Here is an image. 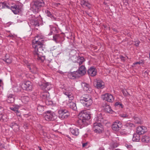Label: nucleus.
Listing matches in <instances>:
<instances>
[{
    "label": "nucleus",
    "mask_w": 150,
    "mask_h": 150,
    "mask_svg": "<svg viewBox=\"0 0 150 150\" xmlns=\"http://www.w3.org/2000/svg\"><path fill=\"white\" fill-rule=\"evenodd\" d=\"M7 102L8 103H13L15 100V96L14 95L10 94L7 96Z\"/></svg>",
    "instance_id": "f3484780"
},
{
    "label": "nucleus",
    "mask_w": 150,
    "mask_h": 150,
    "mask_svg": "<svg viewBox=\"0 0 150 150\" xmlns=\"http://www.w3.org/2000/svg\"><path fill=\"white\" fill-rule=\"evenodd\" d=\"M19 108V106H13L12 107H10V109L16 112L18 111V110Z\"/></svg>",
    "instance_id": "4c0bfd02"
},
{
    "label": "nucleus",
    "mask_w": 150,
    "mask_h": 150,
    "mask_svg": "<svg viewBox=\"0 0 150 150\" xmlns=\"http://www.w3.org/2000/svg\"><path fill=\"white\" fill-rule=\"evenodd\" d=\"M67 89L66 91L63 92V93L68 97L69 100L72 101L74 99L73 95L70 92L68 91Z\"/></svg>",
    "instance_id": "4be33fe9"
},
{
    "label": "nucleus",
    "mask_w": 150,
    "mask_h": 150,
    "mask_svg": "<svg viewBox=\"0 0 150 150\" xmlns=\"http://www.w3.org/2000/svg\"><path fill=\"white\" fill-rule=\"evenodd\" d=\"M69 101V103H67V105L69 107L74 110H77V108L76 106V104L71 101Z\"/></svg>",
    "instance_id": "5701e85b"
},
{
    "label": "nucleus",
    "mask_w": 150,
    "mask_h": 150,
    "mask_svg": "<svg viewBox=\"0 0 150 150\" xmlns=\"http://www.w3.org/2000/svg\"><path fill=\"white\" fill-rule=\"evenodd\" d=\"M142 141L144 143H148L150 142V137L146 135L143 136L142 138Z\"/></svg>",
    "instance_id": "bb28decb"
},
{
    "label": "nucleus",
    "mask_w": 150,
    "mask_h": 150,
    "mask_svg": "<svg viewBox=\"0 0 150 150\" xmlns=\"http://www.w3.org/2000/svg\"><path fill=\"white\" fill-rule=\"evenodd\" d=\"M118 107H120L121 108H123V106L122 104L121 103Z\"/></svg>",
    "instance_id": "6e6d98bb"
},
{
    "label": "nucleus",
    "mask_w": 150,
    "mask_h": 150,
    "mask_svg": "<svg viewBox=\"0 0 150 150\" xmlns=\"http://www.w3.org/2000/svg\"><path fill=\"white\" fill-rule=\"evenodd\" d=\"M122 91L124 96H127V91L126 90H122Z\"/></svg>",
    "instance_id": "79ce46f5"
},
{
    "label": "nucleus",
    "mask_w": 150,
    "mask_h": 150,
    "mask_svg": "<svg viewBox=\"0 0 150 150\" xmlns=\"http://www.w3.org/2000/svg\"><path fill=\"white\" fill-rule=\"evenodd\" d=\"M147 131V128L146 127L142 126H139L137 127L136 133L138 134L141 135Z\"/></svg>",
    "instance_id": "ddd939ff"
},
{
    "label": "nucleus",
    "mask_w": 150,
    "mask_h": 150,
    "mask_svg": "<svg viewBox=\"0 0 150 150\" xmlns=\"http://www.w3.org/2000/svg\"><path fill=\"white\" fill-rule=\"evenodd\" d=\"M59 117L62 119L67 118L70 115L69 112L65 109H60L58 110Z\"/></svg>",
    "instance_id": "423d86ee"
},
{
    "label": "nucleus",
    "mask_w": 150,
    "mask_h": 150,
    "mask_svg": "<svg viewBox=\"0 0 150 150\" xmlns=\"http://www.w3.org/2000/svg\"><path fill=\"white\" fill-rule=\"evenodd\" d=\"M32 23L35 26H39V23L37 20L33 21Z\"/></svg>",
    "instance_id": "a19ab883"
},
{
    "label": "nucleus",
    "mask_w": 150,
    "mask_h": 150,
    "mask_svg": "<svg viewBox=\"0 0 150 150\" xmlns=\"http://www.w3.org/2000/svg\"><path fill=\"white\" fill-rule=\"evenodd\" d=\"M142 75L144 74H145L146 76H148V72L146 71H145L144 72L142 73Z\"/></svg>",
    "instance_id": "864d4df0"
},
{
    "label": "nucleus",
    "mask_w": 150,
    "mask_h": 150,
    "mask_svg": "<svg viewBox=\"0 0 150 150\" xmlns=\"http://www.w3.org/2000/svg\"><path fill=\"white\" fill-rule=\"evenodd\" d=\"M78 72L77 71H74L73 72L69 73L67 76L68 77L71 79H74L76 78L77 76Z\"/></svg>",
    "instance_id": "6ab92c4d"
},
{
    "label": "nucleus",
    "mask_w": 150,
    "mask_h": 150,
    "mask_svg": "<svg viewBox=\"0 0 150 150\" xmlns=\"http://www.w3.org/2000/svg\"><path fill=\"white\" fill-rule=\"evenodd\" d=\"M130 96V94H129V93L128 92H127V96Z\"/></svg>",
    "instance_id": "0e129e2a"
},
{
    "label": "nucleus",
    "mask_w": 150,
    "mask_h": 150,
    "mask_svg": "<svg viewBox=\"0 0 150 150\" xmlns=\"http://www.w3.org/2000/svg\"><path fill=\"white\" fill-rule=\"evenodd\" d=\"M36 38L32 42L33 47L35 49L33 54L34 57L38 61L43 62L45 59V56L43 55L44 52L43 48L44 41L42 39L36 40Z\"/></svg>",
    "instance_id": "f257e3e1"
},
{
    "label": "nucleus",
    "mask_w": 150,
    "mask_h": 150,
    "mask_svg": "<svg viewBox=\"0 0 150 150\" xmlns=\"http://www.w3.org/2000/svg\"><path fill=\"white\" fill-rule=\"evenodd\" d=\"M38 148L39 149V150H42L41 147H40L38 146Z\"/></svg>",
    "instance_id": "69168bd1"
},
{
    "label": "nucleus",
    "mask_w": 150,
    "mask_h": 150,
    "mask_svg": "<svg viewBox=\"0 0 150 150\" xmlns=\"http://www.w3.org/2000/svg\"><path fill=\"white\" fill-rule=\"evenodd\" d=\"M86 69L84 65H82L79 67L77 71L78 74L81 75H83L85 74L86 72Z\"/></svg>",
    "instance_id": "2eb2a0df"
},
{
    "label": "nucleus",
    "mask_w": 150,
    "mask_h": 150,
    "mask_svg": "<svg viewBox=\"0 0 150 150\" xmlns=\"http://www.w3.org/2000/svg\"><path fill=\"white\" fill-rule=\"evenodd\" d=\"M10 7V9L14 14H17L21 11V7L19 5L15 4Z\"/></svg>",
    "instance_id": "9b49d317"
},
{
    "label": "nucleus",
    "mask_w": 150,
    "mask_h": 150,
    "mask_svg": "<svg viewBox=\"0 0 150 150\" xmlns=\"http://www.w3.org/2000/svg\"><path fill=\"white\" fill-rule=\"evenodd\" d=\"M122 126L121 122L120 121L115 122L112 126V129L115 131L119 130Z\"/></svg>",
    "instance_id": "f8f14e48"
},
{
    "label": "nucleus",
    "mask_w": 150,
    "mask_h": 150,
    "mask_svg": "<svg viewBox=\"0 0 150 150\" xmlns=\"http://www.w3.org/2000/svg\"><path fill=\"white\" fill-rule=\"evenodd\" d=\"M101 98L103 100L110 103H112L114 100V98L112 95L108 93L102 95Z\"/></svg>",
    "instance_id": "1a4fd4ad"
},
{
    "label": "nucleus",
    "mask_w": 150,
    "mask_h": 150,
    "mask_svg": "<svg viewBox=\"0 0 150 150\" xmlns=\"http://www.w3.org/2000/svg\"><path fill=\"white\" fill-rule=\"evenodd\" d=\"M31 8L35 12H38L41 10L45 5L43 0H36L33 1L31 4Z\"/></svg>",
    "instance_id": "20e7f679"
},
{
    "label": "nucleus",
    "mask_w": 150,
    "mask_h": 150,
    "mask_svg": "<svg viewBox=\"0 0 150 150\" xmlns=\"http://www.w3.org/2000/svg\"><path fill=\"white\" fill-rule=\"evenodd\" d=\"M44 107L43 106L39 105L37 108V113L39 115H41L44 111Z\"/></svg>",
    "instance_id": "c85d7f7f"
},
{
    "label": "nucleus",
    "mask_w": 150,
    "mask_h": 150,
    "mask_svg": "<svg viewBox=\"0 0 150 150\" xmlns=\"http://www.w3.org/2000/svg\"><path fill=\"white\" fill-rule=\"evenodd\" d=\"M88 144V142H86L85 143H82V147H84Z\"/></svg>",
    "instance_id": "09e8293b"
},
{
    "label": "nucleus",
    "mask_w": 150,
    "mask_h": 150,
    "mask_svg": "<svg viewBox=\"0 0 150 150\" xmlns=\"http://www.w3.org/2000/svg\"><path fill=\"white\" fill-rule=\"evenodd\" d=\"M9 57H10L9 56V55L6 54L5 56V58L3 59H8Z\"/></svg>",
    "instance_id": "de8ad7c7"
},
{
    "label": "nucleus",
    "mask_w": 150,
    "mask_h": 150,
    "mask_svg": "<svg viewBox=\"0 0 150 150\" xmlns=\"http://www.w3.org/2000/svg\"><path fill=\"white\" fill-rule=\"evenodd\" d=\"M94 86L98 89L103 88L104 86V83L103 81L100 79H97L94 82Z\"/></svg>",
    "instance_id": "9d476101"
},
{
    "label": "nucleus",
    "mask_w": 150,
    "mask_h": 150,
    "mask_svg": "<svg viewBox=\"0 0 150 150\" xmlns=\"http://www.w3.org/2000/svg\"><path fill=\"white\" fill-rule=\"evenodd\" d=\"M3 60L8 64H10L12 62L11 59L10 57L7 59H3Z\"/></svg>",
    "instance_id": "58836bf2"
},
{
    "label": "nucleus",
    "mask_w": 150,
    "mask_h": 150,
    "mask_svg": "<svg viewBox=\"0 0 150 150\" xmlns=\"http://www.w3.org/2000/svg\"><path fill=\"white\" fill-rule=\"evenodd\" d=\"M85 61L84 58L83 57L78 56L77 57V60L76 62L80 65L83 64V62Z\"/></svg>",
    "instance_id": "cd10ccee"
},
{
    "label": "nucleus",
    "mask_w": 150,
    "mask_h": 150,
    "mask_svg": "<svg viewBox=\"0 0 150 150\" xmlns=\"http://www.w3.org/2000/svg\"><path fill=\"white\" fill-rule=\"evenodd\" d=\"M45 12L46 13H47V16H48L50 17L52 19H53L54 20H56L57 18H55L52 14L49 11L47 10Z\"/></svg>",
    "instance_id": "72a5a7b5"
},
{
    "label": "nucleus",
    "mask_w": 150,
    "mask_h": 150,
    "mask_svg": "<svg viewBox=\"0 0 150 150\" xmlns=\"http://www.w3.org/2000/svg\"><path fill=\"white\" fill-rule=\"evenodd\" d=\"M99 150H104V149L103 147H101L99 149Z\"/></svg>",
    "instance_id": "052dcab7"
},
{
    "label": "nucleus",
    "mask_w": 150,
    "mask_h": 150,
    "mask_svg": "<svg viewBox=\"0 0 150 150\" xmlns=\"http://www.w3.org/2000/svg\"><path fill=\"white\" fill-rule=\"evenodd\" d=\"M9 36L10 37H13V36L12 35H9Z\"/></svg>",
    "instance_id": "338daca9"
},
{
    "label": "nucleus",
    "mask_w": 150,
    "mask_h": 150,
    "mask_svg": "<svg viewBox=\"0 0 150 150\" xmlns=\"http://www.w3.org/2000/svg\"><path fill=\"white\" fill-rule=\"evenodd\" d=\"M134 122L137 124H141L142 123V121L141 119L138 117L134 116Z\"/></svg>",
    "instance_id": "e433bc0d"
},
{
    "label": "nucleus",
    "mask_w": 150,
    "mask_h": 150,
    "mask_svg": "<svg viewBox=\"0 0 150 150\" xmlns=\"http://www.w3.org/2000/svg\"><path fill=\"white\" fill-rule=\"evenodd\" d=\"M15 123L14 122H11L10 125V126L12 128H13L14 126V124H15Z\"/></svg>",
    "instance_id": "a18cd8bd"
},
{
    "label": "nucleus",
    "mask_w": 150,
    "mask_h": 150,
    "mask_svg": "<svg viewBox=\"0 0 150 150\" xmlns=\"http://www.w3.org/2000/svg\"><path fill=\"white\" fill-rule=\"evenodd\" d=\"M81 86L84 91H91V90L90 89V86L88 84L85 83H81Z\"/></svg>",
    "instance_id": "a878e982"
},
{
    "label": "nucleus",
    "mask_w": 150,
    "mask_h": 150,
    "mask_svg": "<svg viewBox=\"0 0 150 150\" xmlns=\"http://www.w3.org/2000/svg\"><path fill=\"white\" fill-rule=\"evenodd\" d=\"M121 103L120 102H116L115 103V107H116V106H118V107H119V106L120 105V103Z\"/></svg>",
    "instance_id": "49530a36"
},
{
    "label": "nucleus",
    "mask_w": 150,
    "mask_h": 150,
    "mask_svg": "<svg viewBox=\"0 0 150 150\" xmlns=\"http://www.w3.org/2000/svg\"><path fill=\"white\" fill-rule=\"evenodd\" d=\"M120 58L121 59V60H122L123 61H124L125 60V57H123L121 55L120 56Z\"/></svg>",
    "instance_id": "8fccbe9b"
},
{
    "label": "nucleus",
    "mask_w": 150,
    "mask_h": 150,
    "mask_svg": "<svg viewBox=\"0 0 150 150\" xmlns=\"http://www.w3.org/2000/svg\"><path fill=\"white\" fill-rule=\"evenodd\" d=\"M87 73L89 75L93 77L96 75L97 70L94 67H91L88 70Z\"/></svg>",
    "instance_id": "4468645a"
},
{
    "label": "nucleus",
    "mask_w": 150,
    "mask_h": 150,
    "mask_svg": "<svg viewBox=\"0 0 150 150\" xmlns=\"http://www.w3.org/2000/svg\"><path fill=\"white\" fill-rule=\"evenodd\" d=\"M28 68L30 71H31V67L30 65H28Z\"/></svg>",
    "instance_id": "bf43d9fd"
},
{
    "label": "nucleus",
    "mask_w": 150,
    "mask_h": 150,
    "mask_svg": "<svg viewBox=\"0 0 150 150\" xmlns=\"http://www.w3.org/2000/svg\"><path fill=\"white\" fill-rule=\"evenodd\" d=\"M140 134H134L133 135L132 140L133 141L138 142L140 139Z\"/></svg>",
    "instance_id": "7c9ffc66"
},
{
    "label": "nucleus",
    "mask_w": 150,
    "mask_h": 150,
    "mask_svg": "<svg viewBox=\"0 0 150 150\" xmlns=\"http://www.w3.org/2000/svg\"><path fill=\"white\" fill-rule=\"evenodd\" d=\"M53 32H54L55 33H57L58 32V31L56 27H52L51 28L50 33L49 34V35H51L52 34Z\"/></svg>",
    "instance_id": "c9c22d12"
},
{
    "label": "nucleus",
    "mask_w": 150,
    "mask_h": 150,
    "mask_svg": "<svg viewBox=\"0 0 150 150\" xmlns=\"http://www.w3.org/2000/svg\"><path fill=\"white\" fill-rule=\"evenodd\" d=\"M14 126L13 127V128H12L13 129L17 130V129H18L19 128V127L18 125L15 123V124H14Z\"/></svg>",
    "instance_id": "37998d69"
},
{
    "label": "nucleus",
    "mask_w": 150,
    "mask_h": 150,
    "mask_svg": "<svg viewBox=\"0 0 150 150\" xmlns=\"http://www.w3.org/2000/svg\"><path fill=\"white\" fill-rule=\"evenodd\" d=\"M22 88L27 91H31L32 88V84L29 81H27L22 83L21 86Z\"/></svg>",
    "instance_id": "0eeeda50"
},
{
    "label": "nucleus",
    "mask_w": 150,
    "mask_h": 150,
    "mask_svg": "<svg viewBox=\"0 0 150 150\" xmlns=\"http://www.w3.org/2000/svg\"><path fill=\"white\" fill-rule=\"evenodd\" d=\"M62 39V37L60 34H55L53 36L52 40L56 43L60 42Z\"/></svg>",
    "instance_id": "dca6fc26"
},
{
    "label": "nucleus",
    "mask_w": 150,
    "mask_h": 150,
    "mask_svg": "<svg viewBox=\"0 0 150 150\" xmlns=\"http://www.w3.org/2000/svg\"><path fill=\"white\" fill-rule=\"evenodd\" d=\"M103 119V116L102 114L100 113L99 114H98L97 118H96V122H100L102 123H103V121L102 120Z\"/></svg>",
    "instance_id": "c756f323"
},
{
    "label": "nucleus",
    "mask_w": 150,
    "mask_h": 150,
    "mask_svg": "<svg viewBox=\"0 0 150 150\" xmlns=\"http://www.w3.org/2000/svg\"><path fill=\"white\" fill-rule=\"evenodd\" d=\"M139 42H137V43H136L135 44V45L136 46H138L139 44Z\"/></svg>",
    "instance_id": "4d7b16f0"
},
{
    "label": "nucleus",
    "mask_w": 150,
    "mask_h": 150,
    "mask_svg": "<svg viewBox=\"0 0 150 150\" xmlns=\"http://www.w3.org/2000/svg\"><path fill=\"white\" fill-rule=\"evenodd\" d=\"M48 99H47L45 100V104L47 105H52V101L49 100Z\"/></svg>",
    "instance_id": "ea45409f"
},
{
    "label": "nucleus",
    "mask_w": 150,
    "mask_h": 150,
    "mask_svg": "<svg viewBox=\"0 0 150 150\" xmlns=\"http://www.w3.org/2000/svg\"><path fill=\"white\" fill-rule=\"evenodd\" d=\"M50 83L49 82H43L40 85L41 88L42 89H45L47 88V90L50 89V87H48Z\"/></svg>",
    "instance_id": "393cba45"
},
{
    "label": "nucleus",
    "mask_w": 150,
    "mask_h": 150,
    "mask_svg": "<svg viewBox=\"0 0 150 150\" xmlns=\"http://www.w3.org/2000/svg\"><path fill=\"white\" fill-rule=\"evenodd\" d=\"M15 113H16V114L18 116H20L21 113L19 112L18 110L17 112H16Z\"/></svg>",
    "instance_id": "603ef678"
},
{
    "label": "nucleus",
    "mask_w": 150,
    "mask_h": 150,
    "mask_svg": "<svg viewBox=\"0 0 150 150\" xmlns=\"http://www.w3.org/2000/svg\"><path fill=\"white\" fill-rule=\"evenodd\" d=\"M120 116L121 117H123L124 118H126L128 117V115L127 114H120Z\"/></svg>",
    "instance_id": "c03bdc74"
},
{
    "label": "nucleus",
    "mask_w": 150,
    "mask_h": 150,
    "mask_svg": "<svg viewBox=\"0 0 150 150\" xmlns=\"http://www.w3.org/2000/svg\"><path fill=\"white\" fill-rule=\"evenodd\" d=\"M70 131L72 134L74 135L77 136L79 134V129L76 127H74L70 128Z\"/></svg>",
    "instance_id": "a211bd4d"
},
{
    "label": "nucleus",
    "mask_w": 150,
    "mask_h": 150,
    "mask_svg": "<svg viewBox=\"0 0 150 150\" xmlns=\"http://www.w3.org/2000/svg\"><path fill=\"white\" fill-rule=\"evenodd\" d=\"M30 98L29 97L24 96L21 98V100L22 102L24 103H27L29 100Z\"/></svg>",
    "instance_id": "473e14b6"
},
{
    "label": "nucleus",
    "mask_w": 150,
    "mask_h": 150,
    "mask_svg": "<svg viewBox=\"0 0 150 150\" xmlns=\"http://www.w3.org/2000/svg\"><path fill=\"white\" fill-rule=\"evenodd\" d=\"M100 122H95L93 124V129L94 132L97 133H101L103 131V125Z\"/></svg>",
    "instance_id": "39448f33"
},
{
    "label": "nucleus",
    "mask_w": 150,
    "mask_h": 150,
    "mask_svg": "<svg viewBox=\"0 0 150 150\" xmlns=\"http://www.w3.org/2000/svg\"><path fill=\"white\" fill-rule=\"evenodd\" d=\"M127 126H129L130 127H132L133 126H134V125L132 123H128L127 124Z\"/></svg>",
    "instance_id": "5fc2aeb1"
},
{
    "label": "nucleus",
    "mask_w": 150,
    "mask_h": 150,
    "mask_svg": "<svg viewBox=\"0 0 150 150\" xmlns=\"http://www.w3.org/2000/svg\"><path fill=\"white\" fill-rule=\"evenodd\" d=\"M113 30L114 31H115L116 32H117V30H116V29H115V28L113 29Z\"/></svg>",
    "instance_id": "e2e57ef3"
},
{
    "label": "nucleus",
    "mask_w": 150,
    "mask_h": 150,
    "mask_svg": "<svg viewBox=\"0 0 150 150\" xmlns=\"http://www.w3.org/2000/svg\"><path fill=\"white\" fill-rule=\"evenodd\" d=\"M141 63H142V62H136L134 63H133V64L134 65H135L136 64H140Z\"/></svg>",
    "instance_id": "3c124183"
},
{
    "label": "nucleus",
    "mask_w": 150,
    "mask_h": 150,
    "mask_svg": "<svg viewBox=\"0 0 150 150\" xmlns=\"http://www.w3.org/2000/svg\"><path fill=\"white\" fill-rule=\"evenodd\" d=\"M102 107L104 108V110L105 112L107 113H110L111 111L112 110L110 106L108 105L105 102L102 105Z\"/></svg>",
    "instance_id": "aec40b11"
},
{
    "label": "nucleus",
    "mask_w": 150,
    "mask_h": 150,
    "mask_svg": "<svg viewBox=\"0 0 150 150\" xmlns=\"http://www.w3.org/2000/svg\"><path fill=\"white\" fill-rule=\"evenodd\" d=\"M9 4L6 2L0 3V9L3 8H9L10 9V7Z\"/></svg>",
    "instance_id": "b1692460"
},
{
    "label": "nucleus",
    "mask_w": 150,
    "mask_h": 150,
    "mask_svg": "<svg viewBox=\"0 0 150 150\" xmlns=\"http://www.w3.org/2000/svg\"><path fill=\"white\" fill-rule=\"evenodd\" d=\"M6 115L3 114V111H0V121H6Z\"/></svg>",
    "instance_id": "f704fd0d"
},
{
    "label": "nucleus",
    "mask_w": 150,
    "mask_h": 150,
    "mask_svg": "<svg viewBox=\"0 0 150 150\" xmlns=\"http://www.w3.org/2000/svg\"><path fill=\"white\" fill-rule=\"evenodd\" d=\"M79 119L78 122L80 125H86V122L90 118V115L86 111H81L78 115Z\"/></svg>",
    "instance_id": "f03ea898"
},
{
    "label": "nucleus",
    "mask_w": 150,
    "mask_h": 150,
    "mask_svg": "<svg viewBox=\"0 0 150 150\" xmlns=\"http://www.w3.org/2000/svg\"><path fill=\"white\" fill-rule=\"evenodd\" d=\"M54 113L50 111H47L44 115L45 119L48 121L54 120Z\"/></svg>",
    "instance_id": "6e6552de"
},
{
    "label": "nucleus",
    "mask_w": 150,
    "mask_h": 150,
    "mask_svg": "<svg viewBox=\"0 0 150 150\" xmlns=\"http://www.w3.org/2000/svg\"><path fill=\"white\" fill-rule=\"evenodd\" d=\"M40 97L45 101V100L49 98V94L47 91H43L41 93Z\"/></svg>",
    "instance_id": "412c9836"
},
{
    "label": "nucleus",
    "mask_w": 150,
    "mask_h": 150,
    "mask_svg": "<svg viewBox=\"0 0 150 150\" xmlns=\"http://www.w3.org/2000/svg\"><path fill=\"white\" fill-rule=\"evenodd\" d=\"M144 77H147V76H146L145 74H144L143 75H142Z\"/></svg>",
    "instance_id": "774afa93"
},
{
    "label": "nucleus",
    "mask_w": 150,
    "mask_h": 150,
    "mask_svg": "<svg viewBox=\"0 0 150 150\" xmlns=\"http://www.w3.org/2000/svg\"><path fill=\"white\" fill-rule=\"evenodd\" d=\"M81 4L89 8H91L90 4L86 0H81Z\"/></svg>",
    "instance_id": "2f4dec72"
},
{
    "label": "nucleus",
    "mask_w": 150,
    "mask_h": 150,
    "mask_svg": "<svg viewBox=\"0 0 150 150\" xmlns=\"http://www.w3.org/2000/svg\"><path fill=\"white\" fill-rule=\"evenodd\" d=\"M3 109L0 106V111H3Z\"/></svg>",
    "instance_id": "680f3d73"
},
{
    "label": "nucleus",
    "mask_w": 150,
    "mask_h": 150,
    "mask_svg": "<svg viewBox=\"0 0 150 150\" xmlns=\"http://www.w3.org/2000/svg\"><path fill=\"white\" fill-rule=\"evenodd\" d=\"M28 125L27 124H25L24 125V128H27L28 127Z\"/></svg>",
    "instance_id": "13d9d810"
},
{
    "label": "nucleus",
    "mask_w": 150,
    "mask_h": 150,
    "mask_svg": "<svg viewBox=\"0 0 150 150\" xmlns=\"http://www.w3.org/2000/svg\"><path fill=\"white\" fill-rule=\"evenodd\" d=\"M80 102L86 108H89L93 103L91 96L88 94L83 95L80 97Z\"/></svg>",
    "instance_id": "7ed1b4c3"
}]
</instances>
